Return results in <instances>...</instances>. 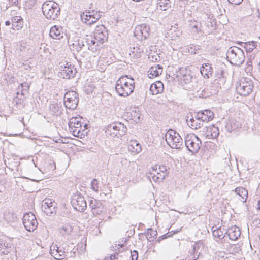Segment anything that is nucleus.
<instances>
[{
    "mask_svg": "<svg viewBox=\"0 0 260 260\" xmlns=\"http://www.w3.org/2000/svg\"><path fill=\"white\" fill-rule=\"evenodd\" d=\"M128 150L133 153H138L142 150L140 144L136 140H131L128 144Z\"/></svg>",
    "mask_w": 260,
    "mask_h": 260,
    "instance_id": "obj_32",
    "label": "nucleus"
},
{
    "mask_svg": "<svg viewBox=\"0 0 260 260\" xmlns=\"http://www.w3.org/2000/svg\"><path fill=\"white\" fill-rule=\"evenodd\" d=\"M108 34L104 25L97 26L94 32V39L98 44H103L107 40Z\"/></svg>",
    "mask_w": 260,
    "mask_h": 260,
    "instance_id": "obj_12",
    "label": "nucleus"
},
{
    "mask_svg": "<svg viewBox=\"0 0 260 260\" xmlns=\"http://www.w3.org/2000/svg\"><path fill=\"white\" fill-rule=\"evenodd\" d=\"M23 224L26 230L29 232L34 231L38 225L35 215L31 212L25 213L24 215Z\"/></svg>",
    "mask_w": 260,
    "mask_h": 260,
    "instance_id": "obj_9",
    "label": "nucleus"
},
{
    "mask_svg": "<svg viewBox=\"0 0 260 260\" xmlns=\"http://www.w3.org/2000/svg\"><path fill=\"white\" fill-rule=\"evenodd\" d=\"M78 103V94L76 92L70 90L66 93L64 96V104L67 108L72 110H75Z\"/></svg>",
    "mask_w": 260,
    "mask_h": 260,
    "instance_id": "obj_7",
    "label": "nucleus"
},
{
    "mask_svg": "<svg viewBox=\"0 0 260 260\" xmlns=\"http://www.w3.org/2000/svg\"><path fill=\"white\" fill-rule=\"evenodd\" d=\"M65 253L64 248H60L58 247V250L56 251L55 255H53V256L56 259H62L66 256Z\"/></svg>",
    "mask_w": 260,
    "mask_h": 260,
    "instance_id": "obj_43",
    "label": "nucleus"
},
{
    "mask_svg": "<svg viewBox=\"0 0 260 260\" xmlns=\"http://www.w3.org/2000/svg\"><path fill=\"white\" fill-rule=\"evenodd\" d=\"M134 35L138 37H141V39L142 40L146 39V29H145V26L140 25L136 27Z\"/></svg>",
    "mask_w": 260,
    "mask_h": 260,
    "instance_id": "obj_38",
    "label": "nucleus"
},
{
    "mask_svg": "<svg viewBox=\"0 0 260 260\" xmlns=\"http://www.w3.org/2000/svg\"><path fill=\"white\" fill-rule=\"evenodd\" d=\"M213 229L214 227L212 228V234L214 237L215 240L216 241H219L224 238L225 233H224V231L222 230L221 227H215V229Z\"/></svg>",
    "mask_w": 260,
    "mask_h": 260,
    "instance_id": "obj_34",
    "label": "nucleus"
},
{
    "mask_svg": "<svg viewBox=\"0 0 260 260\" xmlns=\"http://www.w3.org/2000/svg\"><path fill=\"white\" fill-rule=\"evenodd\" d=\"M169 174V171L168 168L164 166H159L157 175H155L154 174V175L152 176V179L154 181H158L159 182L163 181L166 176H168Z\"/></svg>",
    "mask_w": 260,
    "mask_h": 260,
    "instance_id": "obj_19",
    "label": "nucleus"
},
{
    "mask_svg": "<svg viewBox=\"0 0 260 260\" xmlns=\"http://www.w3.org/2000/svg\"><path fill=\"white\" fill-rule=\"evenodd\" d=\"M212 67L209 63H204L201 68L200 72L204 78H209L212 75Z\"/></svg>",
    "mask_w": 260,
    "mask_h": 260,
    "instance_id": "obj_35",
    "label": "nucleus"
},
{
    "mask_svg": "<svg viewBox=\"0 0 260 260\" xmlns=\"http://www.w3.org/2000/svg\"><path fill=\"white\" fill-rule=\"evenodd\" d=\"M226 57L232 64L236 66L242 64L245 58L243 50L236 46H232L228 49Z\"/></svg>",
    "mask_w": 260,
    "mask_h": 260,
    "instance_id": "obj_1",
    "label": "nucleus"
},
{
    "mask_svg": "<svg viewBox=\"0 0 260 260\" xmlns=\"http://www.w3.org/2000/svg\"><path fill=\"white\" fill-rule=\"evenodd\" d=\"M200 46L198 45H193L188 48V52L191 54H198L200 50Z\"/></svg>",
    "mask_w": 260,
    "mask_h": 260,
    "instance_id": "obj_46",
    "label": "nucleus"
},
{
    "mask_svg": "<svg viewBox=\"0 0 260 260\" xmlns=\"http://www.w3.org/2000/svg\"><path fill=\"white\" fill-rule=\"evenodd\" d=\"M11 22L9 21H6L5 22V25L6 26H9L11 24Z\"/></svg>",
    "mask_w": 260,
    "mask_h": 260,
    "instance_id": "obj_61",
    "label": "nucleus"
},
{
    "mask_svg": "<svg viewBox=\"0 0 260 260\" xmlns=\"http://www.w3.org/2000/svg\"><path fill=\"white\" fill-rule=\"evenodd\" d=\"M123 256L122 255H120L119 254V260H121V258H122Z\"/></svg>",
    "mask_w": 260,
    "mask_h": 260,
    "instance_id": "obj_63",
    "label": "nucleus"
},
{
    "mask_svg": "<svg viewBox=\"0 0 260 260\" xmlns=\"http://www.w3.org/2000/svg\"><path fill=\"white\" fill-rule=\"evenodd\" d=\"M28 91H27V89H25V90L23 91V92H22L20 93L19 92H16V95L14 99L13 103H15L19 108H20V107H23L24 100L28 95Z\"/></svg>",
    "mask_w": 260,
    "mask_h": 260,
    "instance_id": "obj_21",
    "label": "nucleus"
},
{
    "mask_svg": "<svg viewBox=\"0 0 260 260\" xmlns=\"http://www.w3.org/2000/svg\"><path fill=\"white\" fill-rule=\"evenodd\" d=\"M89 206L91 208L92 214L94 216L100 215L104 209L102 202L96 199L90 200Z\"/></svg>",
    "mask_w": 260,
    "mask_h": 260,
    "instance_id": "obj_17",
    "label": "nucleus"
},
{
    "mask_svg": "<svg viewBox=\"0 0 260 260\" xmlns=\"http://www.w3.org/2000/svg\"><path fill=\"white\" fill-rule=\"evenodd\" d=\"M157 234V231L156 230H153L151 228L147 229V236H150V239L153 238L154 236H156Z\"/></svg>",
    "mask_w": 260,
    "mask_h": 260,
    "instance_id": "obj_50",
    "label": "nucleus"
},
{
    "mask_svg": "<svg viewBox=\"0 0 260 260\" xmlns=\"http://www.w3.org/2000/svg\"><path fill=\"white\" fill-rule=\"evenodd\" d=\"M253 85L252 82L247 78H242L236 87V91L240 95L246 96L252 91Z\"/></svg>",
    "mask_w": 260,
    "mask_h": 260,
    "instance_id": "obj_5",
    "label": "nucleus"
},
{
    "mask_svg": "<svg viewBox=\"0 0 260 260\" xmlns=\"http://www.w3.org/2000/svg\"><path fill=\"white\" fill-rule=\"evenodd\" d=\"M243 0H228L230 3H231L234 5H239L240 4Z\"/></svg>",
    "mask_w": 260,
    "mask_h": 260,
    "instance_id": "obj_54",
    "label": "nucleus"
},
{
    "mask_svg": "<svg viewBox=\"0 0 260 260\" xmlns=\"http://www.w3.org/2000/svg\"><path fill=\"white\" fill-rule=\"evenodd\" d=\"M68 125L70 132L74 136L79 137L82 135V133L81 134L82 125L80 118L77 117L71 118Z\"/></svg>",
    "mask_w": 260,
    "mask_h": 260,
    "instance_id": "obj_11",
    "label": "nucleus"
},
{
    "mask_svg": "<svg viewBox=\"0 0 260 260\" xmlns=\"http://www.w3.org/2000/svg\"><path fill=\"white\" fill-rule=\"evenodd\" d=\"M134 88V86H122V85H119V83H116L115 86V90L119 95L124 97L128 96L132 93Z\"/></svg>",
    "mask_w": 260,
    "mask_h": 260,
    "instance_id": "obj_18",
    "label": "nucleus"
},
{
    "mask_svg": "<svg viewBox=\"0 0 260 260\" xmlns=\"http://www.w3.org/2000/svg\"><path fill=\"white\" fill-rule=\"evenodd\" d=\"M127 128L121 122L114 123L108 125L106 130V135L112 137H120L125 134Z\"/></svg>",
    "mask_w": 260,
    "mask_h": 260,
    "instance_id": "obj_4",
    "label": "nucleus"
},
{
    "mask_svg": "<svg viewBox=\"0 0 260 260\" xmlns=\"http://www.w3.org/2000/svg\"><path fill=\"white\" fill-rule=\"evenodd\" d=\"M91 189L94 191L98 192V181L96 179H94L91 182Z\"/></svg>",
    "mask_w": 260,
    "mask_h": 260,
    "instance_id": "obj_48",
    "label": "nucleus"
},
{
    "mask_svg": "<svg viewBox=\"0 0 260 260\" xmlns=\"http://www.w3.org/2000/svg\"><path fill=\"white\" fill-rule=\"evenodd\" d=\"M151 169L153 171H155L157 172L158 169L157 168V166H152Z\"/></svg>",
    "mask_w": 260,
    "mask_h": 260,
    "instance_id": "obj_60",
    "label": "nucleus"
},
{
    "mask_svg": "<svg viewBox=\"0 0 260 260\" xmlns=\"http://www.w3.org/2000/svg\"><path fill=\"white\" fill-rule=\"evenodd\" d=\"M191 31L193 33H195L196 34H201L202 30L201 29V24L197 25L195 28H192L191 29Z\"/></svg>",
    "mask_w": 260,
    "mask_h": 260,
    "instance_id": "obj_52",
    "label": "nucleus"
},
{
    "mask_svg": "<svg viewBox=\"0 0 260 260\" xmlns=\"http://www.w3.org/2000/svg\"><path fill=\"white\" fill-rule=\"evenodd\" d=\"M240 44L241 45H242V44H244L243 47L245 48L246 51L247 52H250L252 51L256 46V42L254 41H251L245 43L241 42Z\"/></svg>",
    "mask_w": 260,
    "mask_h": 260,
    "instance_id": "obj_41",
    "label": "nucleus"
},
{
    "mask_svg": "<svg viewBox=\"0 0 260 260\" xmlns=\"http://www.w3.org/2000/svg\"><path fill=\"white\" fill-rule=\"evenodd\" d=\"M240 127V124L239 122L234 119L231 118L226 122L225 129L229 132L234 131Z\"/></svg>",
    "mask_w": 260,
    "mask_h": 260,
    "instance_id": "obj_29",
    "label": "nucleus"
},
{
    "mask_svg": "<svg viewBox=\"0 0 260 260\" xmlns=\"http://www.w3.org/2000/svg\"><path fill=\"white\" fill-rule=\"evenodd\" d=\"M126 253L127 255H129L130 254L132 260H137L138 257V252H137V251L134 250L133 251H131L130 252H129L127 250L126 251Z\"/></svg>",
    "mask_w": 260,
    "mask_h": 260,
    "instance_id": "obj_47",
    "label": "nucleus"
},
{
    "mask_svg": "<svg viewBox=\"0 0 260 260\" xmlns=\"http://www.w3.org/2000/svg\"><path fill=\"white\" fill-rule=\"evenodd\" d=\"M12 249V244L8 240L0 239V255H7Z\"/></svg>",
    "mask_w": 260,
    "mask_h": 260,
    "instance_id": "obj_20",
    "label": "nucleus"
},
{
    "mask_svg": "<svg viewBox=\"0 0 260 260\" xmlns=\"http://www.w3.org/2000/svg\"><path fill=\"white\" fill-rule=\"evenodd\" d=\"M162 67L158 64L151 67L147 71V76L151 79L158 76L162 72Z\"/></svg>",
    "mask_w": 260,
    "mask_h": 260,
    "instance_id": "obj_30",
    "label": "nucleus"
},
{
    "mask_svg": "<svg viewBox=\"0 0 260 260\" xmlns=\"http://www.w3.org/2000/svg\"><path fill=\"white\" fill-rule=\"evenodd\" d=\"M176 77L180 80L183 81L185 84L189 83L192 79L190 71L187 70L186 68H180L176 72Z\"/></svg>",
    "mask_w": 260,
    "mask_h": 260,
    "instance_id": "obj_16",
    "label": "nucleus"
},
{
    "mask_svg": "<svg viewBox=\"0 0 260 260\" xmlns=\"http://www.w3.org/2000/svg\"><path fill=\"white\" fill-rule=\"evenodd\" d=\"M219 132L217 127L212 126L207 128V130L205 133L206 137L209 139L216 138L219 135Z\"/></svg>",
    "mask_w": 260,
    "mask_h": 260,
    "instance_id": "obj_33",
    "label": "nucleus"
},
{
    "mask_svg": "<svg viewBox=\"0 0 260 260\" xmlns=\"http://www.w3.org/2000/svg\"><path fill=\"white\" fill-rule=\"evenodd\" d=\"M200 255V253L192 251L190 253V256L188 257V260H197L199 257Z\"/></svg>",
    "mask_w": 260,
    "mask_h": 260,
    "instance_id": "obj_51",
    "label": "nucleus"
},
{
    "mask_svg": "<svg viewBox=\"0 0 260 260\" xmlns=\"http://www.w3.org/2000/svg\"><path fill=\"white\" fill-rule=\"evenodd\" d=\"M58 247L56 245H51L50 247V251L52 255H55V252L58 250Z\"/></svg>",
    "mask_w": 260,
    "mask_h": 260,
    "instance_id": "obj_53",
    "label": "nucleus"
},
{
    "mask_svg": "<svg viewBox=\"0 0 260 260\" xmlns=\"http://www.w3.org/2000/svg\"><path fill=\"white\" fill-rule=\"evenodd\" d=\"M131 51L134 55V57L136 58H139L141 56V54L143 53V50L142 48L136 46L133 47L132 49L130 47Z\"/></svg>",
    "mask_w": 260,
    "mask_h": 260,
    "instance_id": "obj_42",
    "label": "nucleus"
},
{
    "mask_svg": "<svg viewBox=\"0 0 260 260\" xmlns=\"http://www.w3.org/2000/svg\"><path fill=\"white\" fill-rule=\"evenodd\" d=\"M42 210L47 215L51 216L56 212L54 201L50 198H46L42 202Z\"/></svg>",
    "mask_w": 260,
    "mask_h": 260,
    "instance_id": "obj_14",
    "label": "nucleus"
},
{
    "mask_svg": "<svg viewBox=\"0 0 260 260\" xmlns=\"http://www.w3.org/2000/svg\"><path fill=\"white\" fill-rule=\"evenodd\" d=\"M220 72H221L220 74H218V75H217V77L218 78H221L223 77V73H224L223 70H221Z\"/></svg>",
    "mask_w": 260,
    "mask_h": 260,
    "instance_id": "obj_59",
    "label": "nucleus"
},
{
    "mask_svg": "<svg viewBox=\"0 0 260 260\" xmlns=\"http://www.w3.org/2000/svg\"><path fill=\"white\" fill-rule=\"evenodd\" d=\"M157 55L151 56L150 54L148 55V58L152 61H154V59L155 60H157Z\"/></svg>",
    "mask_w": 260,
    "mask_h": 260,
    "instance_id": "obj_57",
    "label": "nucleus"
},
{
    "mask_svg": "<svg viewBox=\"0 0 260 260\" xmlns=\"http://www.w3.org/2000/svg\"><path fill=\"white\" fill-rule=\"evenodd\" d=\"M58 231L62 236L66 237L72 233L73 228L70 225L64 224L58 229Z\"/></svg>",
    "mask_w": 260,
    "mask_h": 260,
    "instance_id": "obj_37",
    "label": "nucleus"
},
{
    "mask_svg": "<svg viewBox=\"0 0 260 260\" xmlns=\"http://www.w3.org/2000/svg\"><path fill=\"white\" fill-rule=\"evenodd\" d=\"M42 11L46 18L55 20L60 13V8L57 3L50 1L43 4Z\"/></svg>",
    "mask_w": 260,
    "mask_h": 260,
    "instance_id": "obj_2",
    "label": "nucleus"
},
{
    "mask_svg": "<svg viewBox=\"0 0 260 260\" xmlns=\"http://www.w3.org/2000/svg\"><path fill=\"white\" fill-rule=\"evenodd\" d=\"M116 83H119V85L126 86H134L135 87L134 80L132 78H128L127 75L120 77L117 81Z\"/></svg>",
    "mask_w": 260,
    "mask_h": 260,
    "instance_id": "obj_31",
    "label": "nucleus"
},
{
    "mask_svg": "<svg viewBox=\"0 0 260 260\" xmlns=\"http://www.w3.org/2000/svg\"><path fill=\"white\" fill-rule=\"evenodd\" d=\"M172 34V30H169L168 32H167L166 35V37H170L171 40H175L176 38L175 36H170Z\"/></svg>",
    "mask_w": 260,
    "mask_h": 260,
    "instance_id": "obj_56",
    "label": "nucleus"
},
{
    "mask_svg": "<svg viewBox=\"0 0 260 260\" xmlns=\"http://www.w3.org/2000/svg\"><path fill=\"white\" fill-rule=\"evenodd\" d=\"M185 144L188 151L192 154L197 153L200 150L202 142L196 135L187 136L185 140Z\"/></svg>",
    "mask_w": 260,
    "mask_h": 260,
    "instance_id": "obj_6",
    "label": "nucleus"
},
{
    "mask_svg": "<svg viewBox=\"0 0 260 260\" xmlns=\"http://www.w3.org/2000/svg\"><path fill=\"white\" fill-rule=\"evenodd\" d=\"M3 216L4 220L9 224L14 223L17 220V216L13 212L10 211L4 212Z\"/></svg>",
    "mask_w": 260,
    "mask_h": 260,
    "instance_id": "obj_36",
    "label": "nucleus"
},
{
    "mask_svg": "<svg viewBox=\"0 0 260 260\" xmlns=\"http://www.w3.org/2000/svg\"><path fill=\"white\" fill-rule=\"evenodd\" d=\"M235 191L237 194L241 198L240 199L242 202H245L247 197L248 191L246 189L243 187H237L235 189Z\"/></svg>",
    "mask_w": 260,
    "mask_h": 260,
    "instance_id": "obj_40",
    "label": "nucleus"
},
{
    "mask_svg": "<svg viewBox=\"0 0 260 260\" xmlns=\"http://www.w3.org/2000/svg\"><path fill=\"white\" fill-rule=\"evenodd\" d=\"M81 40L84 44V46H87L89 50H93L94 49V46H99L98 42L94 40V38L91 36L86 35Z\"/></svg>",
    "mask_w": 260,
    "mask_h": 260,
    "instance_id": "obj_23",
    "label": "nucleus"
},
{
    "mask_svg": "<svg viewBox=\"0 0 260 260\" xmlns=\"http://www.w3.org/2000/svg\"><path fill=\"white\" fill-rule=\"evenodd\" d=\"M167 144L172 148L180 149L183 146V139L177 132L170 129L165 135Z\"/></svg>",
    "mask_w": 260,
    "mask_h": 260,
    "instance_id": "obj_3",
    "label": "nucleus"
},
{
    "mask_svg": "<svg viewBox=\"0 0 260 260\" xmlns=\"http://www.w3.org/2000/svg\"><path fill=\"white\" fill-rule=\"evenodd\" d=\"M68 44L71 50L74 52H79L84 47L82 40L80 39L73 40L69 39Z\"/></svg>",
    "mask_w": 260,
    "mask_h": 260,
    "instance_id": "obj_22",
    "label": "nucleus"
},
{
    "mask_svg": "<svg viewBox=\"0 0 260 260\" xmlns=\"http://www.w3.org/2000/svg\"><path fill=\"white\" fill-rule=\"evenodd\" d=\"M119 253H116L114 254H111L110 257L112 258V260H119Z\"/></svg>",
    "mask_w": 260,
    "mask_h": 260,
    "instance_id": "obj_55",
    "label": "nucleus"
},
{
    "mask_svg": "<svg viewBox=\"0 0 260 260\" xmlns=\"http://www.w3.org/2000/svg\"><path fill=\"white\" fill-rule=\"evenodd\" d=\"M170 0H159L157 3V9L165 11L171 7Z\"/></svg>",
    "mask_w": 260,
    "mask_h": 260,
    "instance_id": "obj_39",
    "label": "nucleus"
},
{
    "mask_svg": "<svg viewBox=\"0 0 260 260\" xmlns=\"http://www.w3.org/2000/svg\"><path fill=\"white\" fill-rule=\"evenodd\" d=\"M214 260H225V253L222 251L216 252L214 255Z\"/></svg>",
    "mask_w": 260,
    "mask_h": 260,
    "instance_id": "obj_45",
    "label": "nucleus"
},
{
    "mask_svg": "<svg viewBox=\"0 0 260 260\" xmlns=\"http://www.w3.org/2000/svg\"><path fill=\"white\" fill-rule=\"evenodd\" d=\"M61 68L59 72L60 77L64 79H69L73 78L77 72L73 66L68 63L64 67L61 66Z\"/></svg>",
    "mask_w": 260,
    "mask_h": 260,
    "instance_id": "obj_13",
    "label": "nucleus"
},
{
    "mask_svg": "<svg viewBox=\"0 0 260 260\" xmlns=\"http://www.w3.org/2000/svg\"><path fill=\"white\" fill-rule=\"evenodd\" d=\"M164 89L163 84L160 81H157L151 85L149 91L151 94L156 95L160 93Z\"/></svg>",
    "mask_w": 260,
    "mask_h": 260,
    "instance_id": "obj_27",
    "label": "nucleus"
},
{
    "mask_svg": "<svg viewBox=\"0 0 260 260\" xmlns=\"http://www.w3.org/2000/svg\"><path fill=\"white\" fill-rule=\"evenodd\" d=\"M11 23L12 29L19 30L23 25V20L21 16H16L12 18Z\"/></svg>",
    "mask_w": 260,
    "mask_h": 260,
    "instance_id": "obj_28",
    "label": "nucleus"
},
{
    "mask_svg": "<svg viewBox=\"0 0 260 260\" xmlns=\"http://www.w3.org/2000/svg\"><path fill=\"white\" fill-rule=\"evenodd\" d=\"M71 203L73 207L80 212H83L87 208L85 198L80 192H77L72 196Z\"/></svg>",
    "mask_w": 260,
    "mask_h": 260,
    "instance_id": "obj_8",
    "label": "nucleus"
},
{
    "mask_svg": "<svg viewBox=\"0 0 260 260\" xmlns=\"http://www.w3.org/2000/svg\"><path fill=\"white\" fill-rule=\"evenodd\" d=\"M203 244L202 243H196L193 247L192 251L196 252V253H200L201 254V250H200V249L201 247H203Z\"/></svg>",
    "mask_w": 260,
    "mask_h": 260,
    "instance_id": "obj_49",
    "label": "nucleus"
},
{
    "mask_svg": "<svg viewBox=\"0 0 260 260\" xmlns=\"http://www.w3.org/2000/svg\"><path fill=\"white\" fill-rule=\"evenodd\" d=\"M29 86L28 84L27 83L23 82L21 84H20V85L18 86L17 88V92H19L22 93L23 92V91L25 90V89H27V91H28Z\"/></svg>",
    "mask_w": 260,
    "mask_h": 260,
    "instance_id": "obj_44",
    "label": "nucleus"
},
{
    "mask_svg": "<svg viewBox=\"0 0 260 260\" xmlns=\"http://www.w3.org/2000/svg\"><path fill=\"white\" fill-rule=\"evenodd\" d=\"M214 116V113L211 110L206 109L198 112L196 114L194 118L197 120H201L204 123L211 121L213 119Z\"/></svg>",
    "mask_w": 260,
    "mask_h": 260,
    "instance_id": "obj_15",
    "label": "nucleus"
},
{
    "mask_svg": "<svg viewBox=\"0 0 260 260\" xmlns=\"http://www.w3.org/2000/svg\"><path fill=\"white\" fill-rule=\"evenodd\" d=\"M199 24H200L199 23L194 21L190 24V27L191 29H192V28H195L196 26L199 25Z\"/></svg>",
    "mask_w": 260,
    "mask_h": 260,
    "instance_id": "obj_58",
    "label": "nucleus"
},
{
    "mask_svg": "<svg viewBox=\"0 0 260 260\" xmlns=\"http://www.w3.org/2000/svg\"><path fill=\"white\" fill-rule=\"evenodd\" d=\"M60 26L54 25L50 28L49 35L54 39H60L64 34Z\"/></svg>",
    "mask_w": 260,
    "mask_h": 260,
    "instance_id": "obj_24",
    "label": "nucleus"
},
{
    "mask_svg": "<svg viewBox=\"0 0 260 260\" xmlns=\"http://www.w3.org/2000/svg\"><path fill=\"white\" fill-rule=\"evenodd\" d=\"M187 125L192 129H198L203 126V123L201 120L196 119L193 117L187 116L186 119Z\"/></svg>",
    "mask_w": 260,
    "mask_h": 260,
    "instance_id": "obj_25",
    "label": "nucleus"
},
{
    "mask_svg": "<svg viewBox=\"0 0 260 260\" xmlns=\"http://www.w3.org/2000/svg\"><path fill=\"white\" fill-rule=\"evenodd\" d=\"M147 240H149L150 241H152V240L149 239L148 237L147 238Z\"/></svg>",
    "mask_w": 260,
    "mask_h": 260,
    "instance_id": "obj_64",
    "label": "nucleus"
},
{
    "mask_svg": "<svg viewBox=\"0 0 260 260\" xmlns=\"http://www.w3.org/2000/svg\"><path fill=\"white\" fill-rule=\"evenodd\" d=\"M105 260H112V258L111 257H106L105 258Z\"/></svg>",
    "mask_w": 260,
    "mask_h": 260,
    "instance_id": "obj_62",
    "label": "nucleus"
},
{
    "mask_svg": "<svg viewBox=\"0 0 260 260\" xmlns=\"http://www.w3.org/2000/svg\"><path fill=\"white\" fill-rule=\"evenodd\" d=\"M101 17L100 12L94 10L83 12L81 14L82 21L88 25L96 22Z\"/></svg>",
    "mask_w": 260,
    "mask_h": 260,
    "instance_id": "obj_10",
    "label": "nucleus"
},
{
    "mask_svg": "<svg viewBox=\"0 0 260 260\" xmlns=\"http://www.w3.org/2000/svg\"><path fill=\"white\" fill-rule=\"evenodd\" d=\"M230 239L235 241L238 239L241 234L240 230L236 226H232L226 231Z\"/></svg>",
    "mask_w": 260,
    "mask_h": 260,
    "instance_id": "obj_26",
    "label": "nucleus"
}]
</instances>
